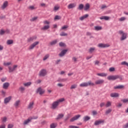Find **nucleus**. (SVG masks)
I'll return each mask as SVG.
<instances>
[{"instance_id":"obj_5","label":"nucleus","mask_w":128,"mask_h":128,"mask_svg":"<svg viewBox=\"0 0 128 128\" xmlns=\"http://www.w3.org/2000/svg\"><path fill=\"white\" fill-rule=\"evenodd\" d=\"M98 48H108L110 46V44H102V43H100L98 44Z\"/></svg>"},{"instance_id":"obj_26","label":"nucleus","mask_w":128,"mask_h":128,"mask_svg":"<svg viewBox=\"0 0 128 128\" xmlns=\"http://www.w3.org/2000/svg\"><path fill=\"white\" fill-rule=\"evenodd\" d=\"M60 5H56L53 8V10L54 12H58L60 10Z\"/></svg>"},{"instance_id":"obj_7","label":"nucleus","mask_w":128,"mask_h":128,"mask_svg":"<svg viewBox=\"0 0 128 128\" xmlns=\"http://www.w3.org/2000/svg\"><path fill=\"white\" fill-rule=\"evenodd\" d=\"M38 44H40L39 42H34L29 46V50H34V47L36 46H38Z\"/></svg>"},{"instance_id":"obj_10","label":"nucleus","mask_w":128,"mask_h":128,"mask_svg":"<svg viewBox=\"0 0 128 128\" xmlns=\"http://www.w3.org/2000/svg\"><path fill=\"white\" fill-rule=\"evenodd\" d=\"M34 102H30L28 106V110H32L34 108Z\"/></svg>"},{"instance_id":"obj_15","label":"nucleus","mask_w":128,"mask_h":128,"mask_svg":"<svg viewBox=\"0 0 128 128\" xmlns=\"http://www.w3.org/2000/svg\"><path fill=\"white\" fill-rule=\"evenodd\" d=\"M110 96H111V98H118V96H120V94L116 92L112 93L110 94Z\"/></svg>"},{"instance_id":"obj_53","label":"nucleus","mask_w":128,"mask_h":128,"mask_svg":"<svg viewBox=\"0 0 128 128\" xmlns=\"http://www.w3.org/2000/svg\"><path fill=\"white\" fill-rule=\"evenodd\" d=\"M29 118H30L31 120H36V118H38V116H31V117H30Z\"/></svg>"},{"instance_id":"obj_61","label":"nucleus","mask_w":128,"mask_h":128,"mask_svg":"<svg viewBox=\"0 0 128 128\" xmlns=\"http://www.w3.org/2000/svg\"><path fill=\"white\" fill-rule=\"evenodd\" d=\"M6 77L1 78V81L2 82H6Z\"/></svg>"},{"instance_id":"obj_58","label":"nucleus","mask_w":128,"mask_h":128,"mask_svg":"<svg viewBox=\"0 0 128 128\" xmlns=\"http://www.w3.org/2000/svg\"><path fill=\"white\" fill-rule=\"evenodd\" d=\"M114 70H115L114 68V67L110 68H109V72H114Z\"/></svg>"},{"instance_id":"obj_33","label":"nucleus","mask_w":128,"mask_h":128,"mask_svg":"<svg viewBox=\"0 0 128 128\" xmlns=\"http://www.w3.org/2000/svg\"><path fill=\"white\" fill-rule=\"evenodd\" d=\"M14 44V40H8L6 42V44L8 45L12 44Z\"/></svg>"},{"instance_id":"obj_43","label":"nucleus","mask_w":128,"mask_h":128,"mask_svg":"<svg viewBox=\"0 0 128 128\" xmlns=\"http://www.w3.org/2000/svg\"><path fill=\"white\" fill-rule=\"evenodd\" d=\"M60 36H68V34L64 32H62L60 34Z\"/></svg>"},{"instance_id":"obj_2","label":"nucleus","mask_w":128,"mask_h":128,"mask_svg":"<svg viewBox=\"0 0 128 128\" xmlns=\"http://www.w3.org/2000/svg\"><path fill=\"white\" fill-rule=\"evenodd\" d=\"M120 78V76L118 75H110L107 77V79L108 80H118V78Z\"/></svg>"},{"instance_id":"obj_22","label":"nucleus","mask_w":128,"mask_h":128,"mask_svg":"<svg viewBox=\"0 0 128 128\" xmlns=\"http://www.w3.org/2000/svg\"><path fill=\"white\" fill-rule=\"evenodd\" d=\"M50 25H45L44 26V27H42L41 30H48V28H50Z\"/></svg>"},{"instance_id":"obj_50","label":"nucleus","mask_w":128,"mask_h":128,"mask_svg":"<svg viewBox=\"0 0 128 128\" xmlns=\"http://www.w3.org/2000/svg\"><path fill=\"white\" fill-rule=\"evenodd\" d=\"M56 42H58V40H54L52 41V42H50V44L52 46L54 44H56Z\"/></svg>"},{"instance_id":"obj_48","label":"nucleus","mask_w":128,"mask_h":128,"mask_svg":"<svg viewBox=\"0 0 128 128\" xmlns=\"http://www.w3.org/2000/svg\"><path fill=\"white\" fill-rule=\"evenodd\" d=\"M12 64V62H4V65L6 66H10Z\"/></svg>"},{"instance_id":"obj_11","label":"nucleus","mask_w":128,"mask_h":128,"mask_svg":"<svg viewBox=\"0 0 128 128\" xmlns=\"http://www.w3.org/2000/svg\"><path fill=\"white\" fill-rule=\"evenodd\" d=\"M114 90H124V86L118 85L114 87Z\"/></svg>"},{"instance_id":"obj_19","label":"nucleus","mask_w":128,"mask_h":128,"mask_svg":"<svg viewBox=\"0 0 128 128\" xmlns=\"http://www.w3.org/2000/svg\"><path fill=\"white\" fill-rule=\"evenodd\" d=\"M30 122H32V120H30V118H28V119L24 121L23 124L24 126H26V124H28Z\"/></svg>"},{"instance_id":"obj_57","label":"nucleus","mask_w":128,"mask_h":128,"mask_svg":"<svg viewBox=\"0 0 128 128\" xmlns=\"http://www.w3.org/2000/svg\"><path fill=\"white\" fill-rule=\"evenodd\" d=\"M66 80H68V79L66 78H62V79H60L59 80V82H66Z\"/></svg>"},{"instance_id":"obj_52","label":"nucleus","mask_w":128,"mask_h":128,"mask_svg":"<svg viewBox=\"0 0 128 128\" xmlns=\"http://www.w3.org/2000/svg\"><path fill=\"white\" fill-rule=\"evenodd\" d=\"M50 21H48V20H45V21H44V22H43V24H47V25H48V26H50Z\"/></svg>"},{"instance_id":"obj_64","label":"nucleus","mask_w":128,"mask_h":128,"mask_svg":"<svg viewBox=\"0 0 128 128\" xmlns=\"http://www.w3.org/2000/svg\"><path fill=\"white\" fill-rule=\"evenodd\" d=\"M70 128H80V127L78 126H69Z\"/></svg>"},{"instance_id":"obj_14","label":"nucleus","mask_w":128,"mask_h":128,"mask_svg":"<svg viewBox=\"0 0 128 128\" xmlns=\"http://www.w3.org/2000/svg\"><path fill=\"white\" fill-rule=\"evenodd\" d=\"M104 120H98L94 122V126H98L100 124H104Z\"/></svg>"},{"instance_id":"obj_23","label":"nucleus","mask_w":128,"mask_h":128,"mask_svg":"<svg viewBox=\"0 0 128 128\" xmlns=\"http://www.w3.org/2000/svg\"><path fill=\"white\" fill-rule=\"evenodd\" d=\"M76 4L74 3L70 4L68 6V8L69 9L73 8H75Z\"/></svg>"},{"instance_id":"obj_36","label":"nucleus","mask_w":128,"mask_h":128,"mask_svg":"<svg viewBox=\"0 0 128 128\" xmlns=\"http://www.w3.org/2000/svg\"><path fill=\"white\" fill-rule=\"evenodd\" d=\"M90 120V118L88 116H85L84 118V122H88V120Z\"/></svg>"},{"instance_id":"obj_59","label":"nucleus","mask_w":128,"mask_h":128,"mask_svg":"<svg viewBox=\"0 0 128 128\" xmlns=\"http://www.w3.org/2000/svg\"><path fill=\"white\" fill-rule=\"evenodd\" d=\"M92 114L93 116H96V114H98V112L96 110H93L92 112Z\"/></svg>"},{"instance_id":"obj_9","label":"nucleus","mask_w":128,"mask_h":128,"mask_svg":"<svg viewBox=\"0 0 128 128\" xmlns=\"http://www.w3.org/2000/svg\"><path fill=\"white\" fill-rule=\"evenodd\" d=\"M104 82V80L102 79H100L95 82V84H102Z\"/></svg>"},{"instance_id":"obj_6","label":"nucleus","mask_w":128,"mask_h":128,"mask_svg":"<svg viewBox=\"0 0 128 128\" xmlns=\"http://www.w3.org/2000/svg\"><path fill=\"white\" fill-rule=\"evenodd\" d=\"M16 68H18V65H14L13 66L12 68L10 66H9L8 67L9 72H14V70H16Z\"/></svg>"},{"instance_id":"obj_16","label":"nucleus","mask_w":128,"mask_h":128,"mask_svg":"<svg viewBox=\"0 0 128 128\" xmlns=\"http://www.w3.org/2000/svg\"><path fill=\"white\" fill-rule=\"evenodd\" d=\"M8 86H10V83L5 82L3 84L2 88L4 90H8Z\"/></svg>"},{"instance_id":"obj_17","label":"nucleus","mask_w":128,"mask_h":128,"mask_svg":"<svg viewBox=\"0 0 128 128\" xmlns=\"http://www.w3.org/2000/svg\"><path fill=\"white\" fill-rule=\"evenodd\" d=\"M68 52V50H64L61 52L59 54L60 56H64V54H66Z\"/></svg>"},{"instance_id":"obj_42","label":"nucleus","mask_w":128,"mask_h":128,"mask_svg":"<svg viewBox=\"0 0 128 128\" xmlns=\"http://www.w3.org/2000/svg\"><path fill=\"white\" fill-rule=\"evenodd\" d=\"M121 64L122 66H128V62L124 61L121 62Z\"/></svg>"},{"instance_id":"obj_51","label":"nucleus","mask_w":128,"mask_h":128,"mask_svg":"<svg viewBox=\"0 0 128 128\" xmlns=\"http://www.w3.org/2000/svg\"><path fill=\"white\" fill-rule=\"evenodd\" d=\"M108 8V6H106L105 4L102 5L100 8L101 10H104V8Z\"/></svg>"},{"instance_id":"obj_40","label":"nucleus","mask_w":128,"mask_h":128,"mask_svg":"<svg viewBox=\"0 0 128 128\" xmlns=\"http://www.w3.org/2000/svg\"><path fill=\"white\" fill-rule=\"evenodd\" d=\"M32 84V82H28L26 83H24V86H30Z\"/></svg>"},{"instance_id":"obj_60","label":"nucleus","mask_w":128,"mask_h":128,"mask_svg":"<svg viewBox=\"0 0 128 128\" xmlns=\"http://www.w3.org/2000/svg\"><path fill=\"white\" fill-rule=\"evenodd\" d=\"M14 128L13 124H8V128Z\"/></svg>"},{"instance_id":"obj_20","label":"nucleus","mask_w":128,"mask_h":128,"mask_svg":"<svg viewBox=\"0 0 128 128\" xmlns=\"http://www.w3.org/2000/svg\"><path fill=\"white\" fill-rule=\"evenodd\" d=\"M96 76H102V77H106L108 76V74L106 73H98Z\"/></svg>"},{"instance_id":"obj_25","label":"nucleus","mask_w":128,"mask_h":128,"mask_svg":"<svg viewBox=\"0 0 128 128\" xmlns=\"http://www.w3.org/2000/svg\"><path fill=\"white\" fill-rule=\"evenodd\" d=\"M20 100H18L14 104V106L16 108H18V106H20Z\"/></svg>"},{"instance_id":"obj_39","label":"nucleus","mask_w":128,"mask_h":128,"mask_svg":"<svg viewBox=\"0 0 128 128\" xmlns=\"http://www.w3.org/2000/svg\"><path fill=\"white\" fill-rule=\"evenodd\" d=\"M110 112H112V109L109 108L108 110H106L105 112V114L108 116V114H110Z\"/></svg>"},{"instance_id":"obj_47","label":"nucleus","mask_w":128,"mask_h":128,"mask_svg":"<svg viewBox=\"0 0 128 128\" xmlns=\"http://www.w3.org/2000/svg\"><path fill=\"white\" fill-rule=\"evenodd\" d=\"M24 90H26V88H24V87H22V86H20L19 88V90H20V92H24Z\"/></svg>"},{"instance_id":"obj_21","label":"nucleus","mask_w":128,"mask_h":128,"mask_svg":"<svg viewBox=\"0 0 128 128\" xmlns=\"http://www.w3.org/2000/svg\"><path fill=\"white\" fill-rule=\"evenodd\" d=\"M36 40V36H32L28 38V42H34V40Z\"/></svg>"},{"instance_id":"obj_37","label":"nucleus","mask_w":128,"mask_h":128,"mask_svg":"<svg viewBox=\"0 0 128 128\" xmlns=\"http://www.w3.org/2000/svg\"><path fill=\"white\" fill-rule=\"evenodd\" d=\"M64 118L63 114H59L57 116L56 120H60V118Z\"/></svg>"},{"instance_id":"obj_31","label":"nucleus","mask_w":128,"mask_h":128,"mask_svg":"<svg viewBox=\"0 0 128 128\" xmlns=\"http://www.w3.org/2000/svg\"><path fill=\"white\" fill-rule=\"evenodd\" d=\"M102 26H94V30H102Z\"/></svg>"},{"instance_id":"obj_63","label":"nucleus","mask_w":128,"mask_h":128,"mask_svg":"<svg viewBox=\"0 0 128 128\" xmlns=\"http://www.w3.org/2000/svg\"><path fill=\"white\" fill-rule=\"evenodd\" d=\"M59 46H65V44L64 43L62 42H60V44H59Z\"/></svg>"},{"instance_id":"obj_41","label":"nucleus","mask_w":128,"mask_h":128,"mask_svg":"<svg viewBox=\"0 0 128 128\" xmlns=\"http://www.w3.org/2000/svg\"><path fill=\"white\" fill-rule=\"evenodd\" d=\"M48 58H50V54H46L43 58V60H48Z\"/></svg>"},{"instance_id":"obj_27","label":"nucleus","mask_w":128,"mask_h":128,"mask_svg":"<svg viewBox=\"0 0 128 128\" xmlns=\"http://www.w3.org/2000/svg\"><path fill=\"white\" fill-rule=\"evenodd\" d=\"M90 4H86L85 6H84V10H88L90 9Z\"/></svg>"},{"instance_id":"obj_24","label":"nucleus","mask_w":128,"mask_h":128,"mask_svg":"<svg viewBox=\"0 0 128 128\" xmlns=\"http://www.w3.org/2000/svg\"><path fill=\"white\" fill-rule=\"evenodd\" d=\"M88 18V14H86L85 15L81 16L80 18V20H84L85 18Z\"/></svg>"},{"instance_id":"obj_55","label":"nucleus","mask_w":128,"mask_h":128,"mask_svg":"<svg viewBox=\"0 0 128 128\" xmlns=\"http://www.w3.org/2000/svg\"><path fill=\"white\" fill-rule=\"evenodd\" d=\"M120 22H124V20H126V18L125 17H122L120 18H119Z\"/></svg>"},{"instance_id":"obj_28","label":"nucleus","mask_w":128,"mask_h":128,"mask_svg":"<svg viewBox=\"0 0 128 128\" xmlns=\"http://www.w3.org/2000/svg\"><path fill=\"white\" fill-rule=\"evenodd\" d=\"M80 86L81 88H86L88 86V82H82L80 84Z\"/></svg>"},{"instance_id":"obj_1","label":"nucleus","mask_w":128,"mask_h":128,"mask_svg":"<svg viewBox=\"0 0 128 128\" xmlns=\"http://www.w3.org/2000/svg\"><path fill=\"white\" fill-rule=\"evenodd\" d=\"M62 102H64V98H61L57 100L56 101L54 102L52 104L51 108H52V110H54V109L56 108H58V104H60V103Z\"/></svg>"},{"instance_id":"obj_12","label":"nucleus","mask_w":128,"mask_h":128,"mask_svg":"<svg viewBox=\"0 0 128 128\" xmlns=\"http://www.w3.org/2000/svg\"><path fill=\"white\" fill-rule=\"evenodd\" d=\"M80 116V114L76 115L74 117H73L72 118L70 119V122H74V120H78Z\"/></svg>"},{"instance_id":"obj_13","label":"nucleus","mask_w":128,"mask_h":128,"mask_svg":"<svg viewBox=\"0 0 128 128\" xmlns=\"http://www.w3.org/2000/svg\"><path fill=\"white\" fill-rule=\"evenodd\" d=\"M45 90L42 89V88H39L36 90V92L39 93L40 94H44Z\"/></svg>"},{"instance_id":"obj_56","label":"nucleus","mask_w":128,"mask_h":128,"mask_svg":"<svg viewBox=\"0 0 128 128\" xmlns=\"http://www.w3.org/2000/svg\"><path fill=\"white\" fill-rule=\"evenodd\" d=\"M122 102H124V104H126V102H128V98L122 100Z\"/></svg>"},{"instance_id":"obj_62","label":"nucleus","mask_w":128,"mask_h":128,"mask_svg":"<svg viewBox=\"0 0 128 128\" xmlns=\"http://www.w3.org/2000/svg\"><path fill=\"white\" fill-rule=\"evenodd\" d=\"M54 20H60V16H55Z\"/></svg>"},{"instance_id":"obj_49","label":"nucleus","mask_w":128,"mask_h":128,"mask_svg":"<svg viewBox=\"0 0 128 128\" xmlns=\"http://www.w3.org/2000/svg\"><path fill=\"white\" fill-rule=\"evenodd\" d=\"M5 33H6V31H4V30L2 29L0 30V34L1 36H2V34H4Z\"/></svg>"},{"instance_id":"obj_35","label":"nucleus","mask_w":128,"mask_h":128,"mask_svg":"<svg viewBox=\"0 0 128 128\" xmlns=\"http://www.w3.org/2000/svg\"><path fill=\"white\" fill-rule=\"evenodd\" d=\"M56 126H58V124L56 123H52L50 125V128H56Z\"/></svg>"},{"instance_id":"obj_32","label":"nucleus","mask_w":128,"mask_h":128,"mask_svg":"<svg viewBox=\"0 0 128 128\" xmlns=\"http://www.w3.org/2000/svg\"><path fill=\"white\" fill-rule=\"evenodd\" d=\"M88 86H94V83L92 82V81H89L87 82Z\"/></svg>"},{"instance_id":"obj_44","label":"nucleus","mask_w":128,"mask_h":128,"mask_svg":"<svg viewBox=\"0 0 128 128\" xmlns=\"http://www.w3.org/2000/svg\"><path fill=\"white\" fill-rule=\"evenodd\" d=\"M76 86H78L76 84H72L70 86V90H73V88H76Z\"/></svg>"},{"instance_id":"obj_45","label":"nucleus","mask_w":128,"mask_h":128,"mask_svg":"<svg viewBox=\"0 0 128 128\" xmlns=\"http://www.w3.org/2000/svg\"><path fill=\"white\" fill-rule=\"evenodd\" d=\"M8 120V118L6 117H3L2 118V122H6Z\"/></svg>"},{"instance_id":"obj_29","label":"nucleus","mask_w":128,"mask_h":128,"mask_svg":"<svg viewBox=\"0 0 128 128\" xmlns=\"http://www.w3.org/2000/svg\"><path fill=\"white\" fill-rule=\"evenodd\" d=\"M100 20H110V17L108 16H102L100 17Z\"/></svg>"},{"instance_id":"obj_54","label":"nucleus","mask_w":128,"mask_h":128,"mask_svg":"<svg viewBox=\"0 0 128 128\" xmlns=\"http://www.w3.org/2000/svg\"><path fill=\"white\" fill-rule=\"evenodd\" d=\"M96 50V48H91L89 50V52H93L94 51Z\"/></svg>"},{"instance_id":"obj_18","label":"nucleus","mask_w":128,"mask_h":128,"mask_svg":"<svg viewBox=\"0 0 128 128\" xmlns=\"http://www.w3.org/2000/svg\"><path fill=\"white\" fill-rule=\"evenodd\" d=\"M8 1H5L3 4V5L1 7L2 10H4V8H6V6H8Z\"/></svg>"},{"instance_id":"obj_30","label":"nucleus","mask_w":128,"mask_h":128,"mask_svg":"<svg viewBox=\"0 0 128 128\" xmlns=\"http://www.w3.org/2000/svg\"><path fill=\"white\" fill-rule=\"evenodd\" d=\"M105 106L106 108H110V106H112V102L110 101L107 102L106 104H105Z\"/></svg>"},{"instance_id":"obj_46","label":"nucleus","mask_w":128,"mask_h":128,"mask_svg":"<svg viewBox=\"0 0 128 128\" xmlns=\"http://www.w3.org/2000/svg\"><path fill=\"white\" fill-rule=\"evenodd\" d=\"M38 16H35V17H33L31 20V22H35V20H38Z\"/></svg>"},{"instance_id":"obj_38","label":"nucleus","mask_w":128,"mask_h":128,"mask_svg":"<svg viewBox=\"0 0 128 128\" xmlns=\"http://www.w3.org/2000/svg\"><path fill=\"white\" fill-rule=\"evenodd\" d=\"M82 8H84V6L83 5V4H79V6L78 7V10H82Z\"/></svg>"},{"instance_id":"obj_3","label":"nucleus","mask_w":128,"mask_h":128,"mask_svg":"<svg viewBox=\"0 0 128 128\" xmlns=\"http://www.w3.org/2000/svg\"><path fill=\"white\" fill-rule=\"evenodd\" d=\"M120 34H122V37L120 38V40H124L126 38V36H128V34L120 30L119 31Z\"/></svg>"},{"instance_id":"obj_8","label":"nucleus","mask_w":128,"mask_h":128,"mask_svg":"<svg viewBox=\"0 0 128 128\" xmlns=\"http://www.w3.org/2000/svg\"><path fill=\"white\" fill-rule=\"evenodd\" d=\"M12 96H9L6 98H4V104H8L12 100Z\"/></svg>"},{"instance_id":"obj_34","label":"nucleus","mask_w":128,"mask_h":128,"mask_svg":"<svg viewBox=\"0 0 128 128\" xmlns=\"http://www.w3.org/2000/svg\"><path fill=\"white\" fill-rule=\"evenodd\" d=\"M28 10H36V8L34 7V6H29L28 8Z\"/></svg>"},{"instance_id":"obj_4","label":"nucleus","mask_w":128,"mask_h":128,"mask_svg":"<svg viewBox=\"0 0 128 128\" xmlns=\"http://www.w3.org/2000/svg\"><path fill=\"white\" fill-rule=\"evenodd\" d=\"M48 74V72L46 69H42L39 72L40 76H46Z\"/></svg>"}]
</instances>
